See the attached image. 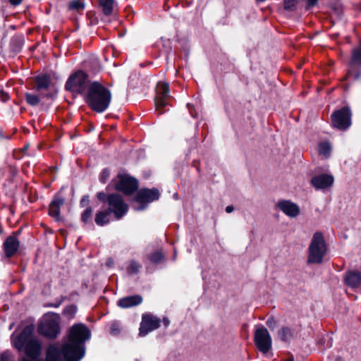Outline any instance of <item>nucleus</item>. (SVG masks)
Instances as JSON below:
<instances>
[{
  "mask_svg": "<svg viewBox=\"0 0 361 361\" xmlns=\"http://www.w3.org/2000/svg\"><path fill=\"white\" fill-rule=\"evenodd\" d=\"M24 44V36L23 35H16L11 39L10 49L16 53H20Z\"/></svg>",
  "mask_w": 361,
  "mask_h": 361,
  "instance_id": "nucleus-24",
  "label": "nucleus"
},
{
  "mask_svg": "<svg viewBox=\"0 0 361 361\" xmlns=\"http://www.w3.org/2000/svg\"><path fill=\"white\" fill-rule=\"evenodd\" d=\"M110 213L106 209L98 210L94 216V222L98 226H104L110 223Z\"/></svg>",
  "mask_w": 361,
  "mask_h": 361,
  "instance_id": "nucleus-23",
  "label": "nucleus"
},
{
  "mask_svg": "<svg viewBox=\"0 0 361 361\" xmlns=\"http://www.w3.org/2000/svg\"><path fill=\"white\" fill-rule=\"evenodd\" d=\"M77 312V306L75 305H70L66 306L63 310V314L71 319L73 318Z\"/></svg>",
  "mask_w": 361,
  "mask_h": 361,
  "instance_id": "nucleus-36",
  "label": "nucleus"
},
{
  "mask_svg": "<svg viewBox=\"0 0 361 361\" xmlns=\"http://www.w3.org/2000/svg\"><path fill=\"white\" fill-rule=\"evenodd\" d=\"M331 123L334 128L343 130L351 125V112L348 107H343L334 112Z\"/></svg>",
  "mask_w": 361,
  "mask_h": 361,
  "instance_id": "nucleus-12",
  "label": "nucleus"
},
{
  "mask_svg": "<svg viewBox=\"0 0 361 361\" xmlns=\"http://www.w3.org/2000/svg\"><path fill=\"white\" fill-rule=\"evenodd\" d=\"M295 334V329L288 326H283L277 331L278 338L283 343H290L294 338Z\"/></svg>",
  "mask_w": 361,
  "mask_h": 361,
  "instance_id": "nucleus-20",
  "label": "nucleus"
},
{
  "mask_svg": "<svg viewBox=\"0 0 361 361\" xmlns=\"http://www.w3.org/2000/svg\"><path fill=\"white\" fill-rule=\"evenodd\" d=\"M61 190L54 194L52 200L49 204L48 214L53 218L56 221H61L62 217L61 216V207L65 204L66 199L61 194Z\"/></svg>",
  "mask_w": 361,
  "mask_h": 361,
  "instance_id": "nucleus-14",
  "label": "nucleus"
},
{
  "mask_svg": "<svg viewBox=\"0 0 361 361\" xmlns=\"http://www.w3.org/2000/svg\"><path fill=\"white\" fill-rule=\"evenodd\" d=\"M345 281L352 288H357L361 285V273L359 271H348L345 274Z\"/></svg>",
  "mask_w": 361,
  "mask_h": 361,
  "instance_id": "nucleus-21",
  "label": "nucleus"
},
{
  "mask_svg": "<svg viewBox=\"0 0 361 361\" xmlns=\"http://www.w3.org/2000/svg\"><path fill=\"white\" fill-rule=\"evenodd\" d=\"M327 253V247L322 235L317 233V264L324 261Z\"/></svg>",
  "mask_w": 361,
  "mask_h": 361,
  "instance_id": "nucleus-22",
  "label": "nucleus"
},
{
  "mask_svg": "<svg viewBox=\"0 0 361 361\" xmlns=\"http://www.w3.org/2000/svg\"><path fill=\"white\" fill-rule=\"evenodd\" d=\"M10 99L8 94L5 92L3 89H0V99L3 102H6Z\"/></svg>",
  "mask_w": 361,
  "mask_h": 361,
  "instance_id": "nucleus-45",
  "label": "nucleus"
},
{
  "mask_svg": "<svg viewBox=\"0 0 361 361\" xmlns=\"http://www.w3.org/2000/svg\"><path fill=\"white\" fill-rule=\"evenodd\" d=\"M300 1V0H283V8L287 11L293 12L296 11Z\"/></svg>",
  "mask_w": 361,
  "mask_h": 361,
  "instance_id": "nucleus-34",
  "label": "nucleus"
},
{
  "mask_svg": "<svg viewBox=\"0 0 361 361\" xmlns=\"http://www.w3.org/2000/svg\"><path fill=\"white\" fill-rule=\"evenodd\" d=\"M35 326H25L20 334L12 341L13 347L18 351H23L30 358L35 360L41 354V342L34 336Z\"/></svg>",
  "mask_w": 361,
  "mask_h": 361,
  "instance_id": "nucleus-2",
  "label": "nucleus"
},
{
  "mask_svg": "<svg viewBox=\"0 0 361 361\" xmlns=\"http://www.w3.org/2000/svg\"><path fill=\"white\" fill-rule=\"evenodd\" d=\"M117 178H114L106 188V190L114 189L123 195L130 196L134 194L139 188V182L137 178L124 173L123 170L118 171Z\"/></svg>",
  "mask_w": 361,
  "mask_h": 361,
  "instance_id": "nucleus-5",
  "label": "nucleus"
},
{
  "mask_svg": "<svg viewBox=\"0 0 361 361\" xmlns=\"http://www.w3.org/2000/svg\"><path fill=\"white\" fill-rule=\"evenodd\" d=\"M161 40L163 42V46L166 49V53L169 54L171 50V44L169 39H164L163 37L161 38Z\"/></svg>",
  "mask_w": 361,
  "mask_h": 361,
  "instance_id": "nucleus-43",
  "label": "nucleus"
},
{
  "mask_svg": "<svg viewBox=\"0 0 361 361\" xmlns=\"http://www.w3.org/2000/svg\"><path fill=\"white\" fill-rule=\"evenodd\" d=\"M0 138H4V135L1 132H0Z\"/></svg>",
  "mask_w": 361,
  "mask_h": 361,
  "instance_id": "nucleus-55",
  "label": "nucleus"
},
{
  "mask_svg": "<svg viewBox=\"0 0 361 361\" xmlns=\"http://www.w3.org/2000/svg\"><path fill=\"white\" fill-rule=\"evenodd\" d=\"M61 328L58 320L49 318L41 322L37 327L39 335L51 340L56 339L60 334Z\"/></svg>",
  "mask_w": 361,
  "mask_h": 361,
  "instance_id": "nucleus-10",
  "label": "nucleus"
},
{
  "mask_svg": "<svg viewBox=\"0 0 361 361\" xmlns=\"http://www.w3.org/2000/svg\"><path fill=\"white\" fill-rule=\"evenodd\" d=\"M20 246V242L18 238L13 235L7 237L3 243V250L6 258H11L18 252Z\"/></svg>",
  "mask_w": 361,
  "mask_h": 361,
  "instance_id": "nucleus-16",
  "label": "nucleus"
},
{
  "mask_svg": "<svg viewBox=\"0 0 361 361\" xmlns=\"http://www.w3.org/2000/svg\"><path fill=\"white\" fill-rule=\"evenodd\" d=\"M227 213H231L234 210V207L232 205L227 206L225 209Z\"/></svg>",
  "mask_w": 361,
  "mask_h": 361,
  "instance_id": "nucleus-50",
  "label": "nucleus"
},
{
  "mask_svg": "<svg viewBox=\"0 0 361 361\" xmlns=\"http://www.w3.org/2000/svg\"><path fill=\"white\" fill-rule=\"evenodd\" d=\"M266 324L270 329V330L273 331L277 326V321L274 317L271 316L267 319Z\"/></svg>",
  "mask_w": 361,
  "mask_h": 361,
  "instance_id": "nucleus-38",
  "label": "nucleus"
},
{
  "mask_svg": "<svg viewBox=\"0 0 361 361\" xmlns=\"http://www.w3.org/2000/svg\"><path fill=\"white\" fill-rule=\"evenodd\" d=\"M92 214L93 209L91 206H88L85 208V209L81 213L80 215V221L84 224H87L89 223H92Z\"/></svg>",
  "mask_w": 361,
  "mask_h": 361,
  "instance_id": "nucleus-29",
  "label": "nucleus"
},
{
  "mask_svg": "<svg viewBox=\"0 0 361 361\" xmlns=\"http://www.w3.org/2000/svg\"><path fill=\"white\" fill-rule=\"evenodd\" d=\"M42 97H46L47 98H50L51 97V93H47V94L43 95Z\"/></svg>",
  "mask_w": 361,
  "mask_h": 361,
  "instance_id": "nucleus-53",
  "label": "nucleus"
},
{
  "mask_svg": "<svg viewBox=\"0 0 361 361\" xmlns=\"http://www.w3.org/2000/svg\"><path fill=\"white\" fill-rule=\"evenodd\" d=\"M135 201L140 204V208L145 209L147 204L158 200L161 196L159 190L156 188L151 189L143 188L137 190Z\"/></svg>",
  "mask_w": 361,
  "mask_h": 361,
  "instance_id": "nucleus-11",
  "label": "nucleus"
},
{
  "mask_svg": "<svg viewBox=\"0 0 361 361\" xmlns=\"http://www.w3.org/2000/svg\"><path fill=\"white\" fill-rule=\"evenodd\" d=\"M147 258L153 264H158L164 261L165 255L161 251H156L148 255Z\"/></svg>",
  "mask_w": 361,
  "mask_h": 361,
  "instance_id": "nucleus-30",
  "label": "nucleus"
},
{
  "mask_svg": "<svg viewBox=\"0 0 361 361\" xmlns=\"http://www.w3.org/2000/svg\"><path fill=\"white\" fill-rule=\"evenodd\" d=\"M110 173L111 172L109 168L104 169L99 174V181L103 184L106 183L110 176Z\"/></svg>",
  "mask_w": 361,
  "mask_h": 361,
  "instance_id": "nucleus-37",
  "label": "nucleus"
},
{
  "mask_svg": "<svg viewBox=\"0 0 361 361\" xmlns=\"http://www.w3.org/2000/svg\"><path fill=\"white\" fill-rule=\"evenodd\" d=\"M61 352L66 361H80L85 355V345L67 340L61 347Z\"/></svg>",
  "mask_w": 361,
  "mask_h": 361,
  "instance_id": "nucleus-8",
  "label": "nucleus"
},
{
  "mask_svg": "<svg viewBox=\"0 0 361 361\" xmlns=\"http://www.w3.org/2000/svg\"><path fill=\"white\" fill-rule=\"evenodd\" d=\"M65 298H66V297L62 296L61 298L59 300H58L56 302H55V303H49V304H48L46 306L47 307H51L57 308V307H59L62 304V302L65 300Z\"/></svg>",
  "mask_w": 361,
  "mask_h": 361,
  "instance_id": "nucleus-46",
  "label": "nucleus"
},
{
  "mask_svg": "<svg viewBox=\"0 0 361 361\" xmlns=\"http://www.w3.org/2000/svg\"><path fill=\"white\" fill-rule=\"evenodd\" d=\"M23 0H8L11 5L16 6L22 3Z\"/></svg>",
  "mask_w": 361,
  "mask_h": 361,
  "instance_id": "nucleus-47",
  "label": "nucleus"
},
{
  "mask_svg": "<svg viewBox=\"0 0 361 361\" xmlns=\"http://www.w3.org/2000/svg\"><path fill=\"white\" fill-rule=\"evenodd\" d=\"M169 84L166 82L159 81L156 87V96L154 98L155 109L159 114L166 111L165 108L169 105L171 96L169 95Z\"/></svg>",
  "mask_w": 361,
  "mask_h": 361,
  "instance_id": "nucleus-6",
  "label": "nucleus"
},
{
  "mask_svg": "<svg viewBox=\"0 0 361 361\" xmlns=\"http://www.w3.org/2000/svg\"><path fill=\"white\" fill-rule=\"evenodd\" d=\"M276 207L286 216L294 218L299 215L300 209L299 206L290 200H279Z\"/></svg>",
  "mask_w": 361,
  "mask_h": 361,
  "instance_id": "nucleus-15",
  "label": "nucleus"
},
{
  "mask_svg": "<svg viewBox=\"0 0 361 361\" xmlns=\"http://www.w3.org/2000/svg\"><path fill=\"white\" fill-rule=\"evenodd\" d=\"M331 150V148L329 142H325L319 145V154L323 156L324 158L329 157Z\"/></svg>",
  "mask_w": 361,
  "mask_h": 361,
  "instance_id": "nucleus-35",
  "label": "nucleus"
},
{
  "mask_svg": "<svg viewBox=\"0 0 361 361\" xmlns=\"http://www.w3.org/2000/svg\"><path fill=\"white\" fill-rule=\"evenodd\" d=\"M334 183V178L331 174L321 173L317 175V190L323 191L330 190Z\"/></svg>",
  "mask_w": 361,
  "mask_h": 361,
  "instance_id": "nucleus-19",
  "label": "nucleus"
},
{
  "mask_svg": "<svg viewBox=\"0 0 361 361\" xmlns=\"http://www.w3.org/2000/svg\"><path fill=\"white\" fill-rule=\"evenodd\" d=\"M86 105L94 112L101 114L106 111L111 104V90L98 80L90 83L88 91L82 98Z\"/></svg>",
  "mask_w": 361,
  "mask_h": 361,
  "instance_id": "nucleus-1",
  "label": "nucleus"
},
{
  "mask_svg": "<svg viewBox=\"0 0 361 361\" xmlns=\"http://www.w3.org/2000/svg\"><path fill=\"white\" fill-rule=\"evenodd\" d=\"M142 300L143 298L141 295H133L119 299L117 302V305L121 308L126 309L140 305Z\"/></svg>",
  "mask_w": 361,
  "mask_h": 361,
  "instance_id": "nucleus-17",
  "label": "nucleus"
},
{
  "mask_svg": "<svg viewBox=\"0 0 361 361\" xmlns=\"http://www.w3.org/2000/svg\"><path fill=\"white\" fill-rule=\"evenodd\" d=\"M161 326V319L152 314L145 313L142 316V321L139 329V335L145 336L149 332L157 329Z\"/></svg>",
  "mask_w": 361,
  "mask_h": 361,
  "instance_id": "nucleus-13",
  "label": "nucleus"
},
{
  "mask_svg": "<svg viewBox=\"0 0 361 361\" xmlns=\"http://www.w3.org/2000/svg\"><path fill=\"white\" fill-rule=\"evenodd\" d=\"M99 7L106 16L112 15L114 11V0H98Z\"/></svg>",
  "mask_w": 361,
  "mask_h": 361,
  "instance_id": "nucleus-26",
  "label": "nucleus"
},
{
  "mask_svg": "<svg viewBox=\"0 0 361 361\" xmlns=\"http://www.w3.org/2000/svg\"><path fill=\"white\" fill-rule=\"evenodd\" d=\"M257 349L263 354L268 353L272 348V338L267 329L262 325L256 328L253 337Z\"/></svg>",
  "mask_w": 361,
  "mask_h": 361,
  "instance_id": "nucleus-7",
  "label": "nucleus"
},
{
  "mask_svg": "<svg viewBox=\"0 0 361 361\" xmlns=\"http://www.w3.org/2000/svg\"><path fill=\"white\" fill-rule=\"evenodd\" d=\"M119 332H120L119 324L116 322H113L110 326L111 334L117 335L119 334Z\"/></svg>",
  "mask_w": 361,
  "mask_h": 361,
  "instance_id": "nucleus-42",
  "label": "nucleus"
},
{
  "mask_svg": "<svg viewBox=\"0 0 361 361\" xmlns=\"http://www.w3.org/2000/svg\"><path fill=\"white\" fill-rule=\"evenodd\" d=\"M92 82L89 74L82 70H78L69 75L65 83L64 89L67 92L80 95L83 98Z\"/></svg>",
  "mask_w": 361,
  "mask_h": 361,
  "instance_id": "nucleus-4",
  "label": "nucleus"
},
{
  "mask_svg": "<svg viewBox=\"0 0 361 361\" xmlns=\"http://www.w3.org/2000/svg\"><path fill=\"white\" fill-rule=\"evenodd\" d=\"M0 361H13L11 353L9 350L4 351L0 355Z\"/></svg>",
  "mask_w": 361,
  "mask_h": 361,
  "instance_id": "nucleus-41",
  "label": "nucleus"
},
{
  "mask_svg": "<svg viewBox=\"0 0 361 361\" xmlns=\"http://www.w3.org/2000/svg\"><path fill=\"white\" fill-rule=\"evenodd\" d=\"M34 82L35 83V90L39 92L42 90H48L51 82V78L49 74L42 73L34 77Z\"/></svg>",
  "mask_w": 361,
  "mask_h": 361,
  "instance_id": "nucleus-18",
  "label": "nucleus"
},
{
  "mask_svg": "<svg viewBox=\"0 0 361 361\" xmlns=\"http://www.w3.org/2000/svg\"><path fill=\"white\" fill-rule=\"evenodd\" d=\"M91 338V331L84 324H73L69 329L68 340L85 345V342Z\"/></svg>",
  "mask_w": 361,
  "mask_h": 361,
  "instance_id": "nucleus-9",
  "label": "nucleus"
},
{
  "mask_svg": "<svg viewBox=\"0 0 361 361\" xmlns=\"http://www.w3.org/2000/svg\"><path fill=\"white\" fill-rule=\"evenodd\" d=\"M90 197L88 195H83L80 200V207H87L90 206Z\"/></svg>",
  "mask_w": 361,
  "mask_h": 361,
  "instance_id": "nucleus-40",
  "label": "nucleus"
},
{
  "mask_svg": "<svg viewBox=\"0 0 361 361\" xmlns=\"http://www.w3.org/2000/svg\"><path fill=\"white\" fill-rule=\"evenodd\" d=\"M258 3H261V2H264L266 0H255Z\"/></svg>",
  "mask_w": 361,
  "mask_h": 361,
  "instance_id": "nucleus-54",
  "label": "nucleus"
},
{
  "mask_svg": "<svg viewBox=\"0 0 361 361\" xmlns=\"http://www.w3.org/2000/svg\"><path fill=\"white\" fill-rule=\"evenodd\" d=\"M140 268V264L138 262L132 259L129 262L126 271L129 275H135L138 274Z\"/></svg>",
  "mask_w": 361,
  "mask_h": 361,
  "instance_id": "nucleus-32",
  "label": "nucleus"
},
{
  "mask_svg": "<svg viewBox=\"0 0 361 361\" xmlns=\"http://www.w3.org/2000/svg\"><path fill=\"white\" fill-rule=\"evenodd\" d=\"M24 97L26 103L31 106H35L40 102V97L37 94L25 92Z\"/></svg>",
  "mask_w": 361,
  "mask_h": 361,
  "instance_id": "nucleus-31",
  "label": "nucleus"
},
{
  "mask_svg": "<svg viewBox=\"0 0 361 361\" xmlns=\"http://www.w3.org/2000/svg\"><path fill=\"white\" fill-rule=\"evenodd\" d=\"M85 8L84 0H72L69 1L68 8L69 11H75L77 12L82 11Z\"/></svg>",
  "mask_w": 361,
  "mask_h": 361,
  "instance_id": "nucleus-28",
  "label": "nucleus"
},
{
  "mask_svg": "<svg viewBox=\"0 0 361 361\" xmlns=\"http://www.w3.org/2000/svg\"><path fill=\"white\" fill-rule=\"evenodd\" d=\"M313 263H316V233L312 235L309 247V257L307 259V264Z\"/></svg>",
  "mask_w": 361,
  "mask_h": 361,
  "instance_id": "nucleus-27",
  "label": "nucleus"
},
{
  "mask_svg": "<svg viewBox=\"0 0 361 361\" xmlns=\"http://www.w3.org/2000/svg\"><path fill=\"white\" fill-rule=\"evenodd\" d=\"M97 198L103 203H107L106 209L110 214H113L117 220L121 219L128 211V205L125 202L123 197L117 193L106 194L102 191L97 193Z\"/></svg>",
  "mask_w": 361,
  "mask_h": 361,
  "instance_id": "nucleus-3",
  "label": "nucleus"
},
{
  "mask_svg": "<svg viewBox=\"0 0 361 361\" xmlns=\"http://www.w3.org/2000/svg\"><path fill=\"white\" fill-rule=\"evenodd\" d=\"M311 185L316 188V176H313L310 180Z\"/></svg>",
  "mask_w": 361,
  "mask_h": 361,
  "instance_id": "nucleus-49",
  "label": "nucleus"
},
{
  "mask_svg": "<svg viewBox=\"0 0 361 361\" xmlns=\"http://www.w3.org/2000/svg\"><path fill=\"white\" fill-rule=\"evenodd\" d=\"M284 361H294V358H293V357H290L287 358L286 360H285Z\"/></svg>",
  "mask_w": 361,
  "mask_h": 361,
  "instance_id": "nucleus-52",
  "label": "nucleus"
},
{
  "mask_svg": "<svg viewBox=\"0 0 361 361\" xmlns=\"http://www.w3.org/2000/svg\"><path fill=\"white\" fill-rule=\"evenodd\" d=\"M332 10H333L334 14H336L338 17L341 16V15L343 13V6L341 4H340L338 3L334 4L332 6Z\"/></svg>",
  "mask_w": 361,
  "mask_h": 361,
  "instance_id": "nucleus-39",
  "label": "nucleus"
},
{
  "mask_svg": "<svg viewBox=\"0 0 361 361\" xmlns=\"http://www.w3.org/2000/svg\"><path fill=\"white\" fill-rule=\"evenodd\" d=\"M162 322L165 327H167L170 324V320L168 317H164Z\"/></svg>",
  "mask_w": 361,
  "mask_h": 361,
  "instance_id": "nucleus-48",
  "label": "nucleus"
},
{
  "mask_svg": "<svg viewBox=\"0 0 361 361\" xmlns=\"http://www.w3.org/2000/svg\"><path fill=\"white\" fill-rule=\"evenodd\" d=\"M300 1H303L305 3V11H308L310 8L316 6V0H300Z\"/></svg>",
  "mask_w": 361,
  "mask_h": 361,
  "instance_id": "nucleus-44",
  "label": "nucleus"
},
{
  "mask_svg": "<svg viewBox=\"0 0 361 361\" xmlns=\"http://www.w3.org/2000/svg\"><path fill=\"white\" fill-rule=\"evenodd\" d=\"M350 65H361V46L353 50Z\"/></svg>",
  "mask_w": 361,
  "mask_h": 361,
  "instance_id": "nucleus-33",
  "label": "nucleus"
},
{
  "mask_svg": "<svg viewBox=\"0 0 361 361\" xmlns=\"http://www.w3.org/2000/svg\"><path fill=\"white\" fill-rule=\"evenodd\" d=\"M21 361H42L40 360H31L27 358H23Z\"/></svg>",
  "mask_w": 361,
  "mask_h": 361,
  "instance_id": "nucleus-51",
  "label": "nucleus"
},
{
  "mask_svg": "<svg viewBox=\"0 0 361 361\" xmlns=\"http://www.w3.org/2000/svg\"><path fill=\"white\" fill-rule=\"evenodd\" d=\"M61 350L56 345H51L48 347L46 353L45 361H57L61 360Z\"/></svg>",
  "mask_w": 361,
  "mask_h": 361,
  "instance_id": "nucleus-25",
  "label": "nucleus"
}]
</instances>
